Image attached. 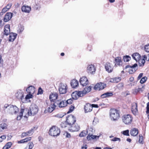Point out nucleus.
<instances>
[{
  "instance_id": "obj_42",
  "label": "nucleus",
  "mask_w": 149,
  "mask_h": 149,
  "mask_svg": "<svg viewBox=\"0 0 149 149\" xmlns=\"http://www.w3.org/2000/svg\"><path fill=\"white\" fill-rule=\"evenodd\" d=\"M61 125L62 128H65L67 127L68 128V124L67 123V121L62 122L61 123Z\"/></svg>"
},
{
  "instance_id": "obj_1",
  "label": "nucleus",
  "mask_w": 149,
  "mask_h": 149,
  "mask_svg": "<svg viewBox=\"0 0 149 149\" xmlns=\"http://www.w3.org/2000/svg\"><path fill=\"white\" fill-rule=\"evenodd\" d=\"M59 129L55 126H52L49 130V134L53 136H58L60 134Z\"/></svg>"
},
{
  "instance_id": "obj_29",
  "label": "nucleus",
  "mask_w": 149,
  "mask_h": 149,
  "mask_svg": "<svg viewBox=\"0 0 149 149\" xmlns=\"http://www.w3.org/2000/svg\"><path fill=\"white\" fill-rule=\"evenodd\" d=\"M78 85V81L75 80H72L71 82V85L73 88H75Z\"/></svg>"
},
{
  "instance_id": "obj_21",
  "label": "nucleus",
  "mask_w": 149,
  "mask_h": 149,
  "mask_svg": "<svg viewBox=\"0 0 149 149\" xmlns=\"http://www.w3.org/2000/svg\"><path fill=\"white\" fill-rule=\"evenodd\" d=\"M115 61L116 62L115 65H117L118 66L121 65L122 64V63L121 60V58L120 57H118L115 58Z\"/></svg>"
},
{
  "instance_id": "obj_36",
  "label": "nucleus",
  "mask_w": 149,
  "mask_h": 149,
  "mask_svg": "<svg viewBox=\"0 0 149 149\" xmlns=\"http://www.w3.org/2000/svg\"><path fill=\"white\" fill-rule=\"evenodd\" d=\"M91 87L90 86H89L86 87L85 88H84V91L85 94L90 92L91 90Z\"/></svg>"
},
{
  "instance_id": "obj_18",
  "label": "nucleus",
  "mask_w": 149,
  "mask_h": 149,
  "mask_svg": "<svg viewBox=\"0 0 149 149\" xmlns=\"http://www.w3.org/2000/svg\"><path fill=\"white\" fill-rule=\"evenodd\" d=\"M30 112H38V107L35 104H32L30 107Z\"/></svg>"
},
{
  "instance_id": "obj_55",
  "label": "nucleus",
  "mask_w": 149,
  "mask_h": 149,
  "mask_svg": "<svg viewBox=\"0 0 149 149\" xmlns=\"http://www.w3.org/2000/svg\"><path fill=\"white\" fill-rule=\"evenodd\" d=\"M43 93V90L42 89L41 87H40L38 88V94H42Z\"/></svg>"
},
{
  "instance_id": "obj_48",
  "label": "nucleus",
  "mask_w": 149,
  "mask_h": 149,
  "mask_svg": "<svg viewBox=\"0 0 149 149\" xmlns=\"http://www.w3.org/2000/svg\"><path fill=\"white\" fill-rule=\"evenodd\" d=\"M23 112H20L19 115L18 116L17 118V120H20L23 116Z\"/></svg>"
},
{
  "instance_id": "obj_56",
  "label": "nucleus",
  "mask_w": 149,
  "mask_h": 149,
  "mask_svg": "<svg viewBox=\"0 0 149 149\" xmlns=\"http://www.w3.org/2000/svg\"><path fill=\"white\" fill-rule=\"evenodd\" d=\"M6 136L3 135L0 137V142H1L3 141L6 138Z\"/></svg>"
},
{
  "instance_id": "obj_50",
  "label": "nucleus",
  "mask_w": 149,
  "mask_h": 149,
  "mask_svg": "<svg viewBox=\"0 0 149 149\" xmlns=\"http://www.w3.org/2000/svg\"><path fill=\"white\" fill-rule=\"evenodd\" d=\"M144 50L146 52H149V44L145 45Z\"/></svg>"
},
{
  "instance_id": "obj_11",
  "label": "nucleus",
  "mask_w": 149,
  "mask_h": 149,
  "mask_svg": "<svg viewBox=\"0 0 149 149\" xmlns=\"http://www.w3.org/2000/svg\"><path fill=\"white\" fill-rule=\"evenodd\" d=\"M87 70L88 73L93 74L95 72V68L94 65L91 64L88 66Z\"/></svg>"
},
{
  "instance_id": "obj_19",
  "label": "nucleus",
  "mask_w": 149,
  "mask_h": 149,
  "mask_svg": "<svg viewBox=\"0 0 149 149\" xmlns=\"http://www.w3.org/2000/svg\"><path fill=\"white\" fill-rule=\"evenodd\" d=\"M22 10L23 12L29 13L31 10V7L27 6H24L22 7Z\"/></svg>"
},
{
  "instance_id": "obj_40",
  "label": "nucleus",
  "mask_w": 149,
  "mask_h": 149,
  "mask_svg": "<svg viewBox=\"0 0 149 149\" xmlns=\"http://www.w3.org/2000/svg\"><path fill=\"white\" fill-rule=\"evenodd\" d=\"M36 114V112H26V115L24 117L25 118H27L29 116H33Z\"/></svg>"
},
{
  "instance_id": "obj_8",
  "label": "nucleus",
  "mask_w": 149,
  "mask_h": 149,
  "mask_svg": "<svg viewBox=\"0 0 149 149\" xmlns=\"http://www.w3.org/2000/svg\"><path fill=\"white\" fill-rule=\"evenodd\" d=\"M79 82L82 86H86L88 83L87 78L85 77H83L79 80Z\"/></svg>"
},
{
  "instance_id": "obj_4",
  "label": "nucleus",
  "mask_w": 149,
  "mask_h": 149,
  "mask_svg": "<svg viewBox=\"0 0 149 149\" xmlns=\"http://www.w3.org/2000/svg\"><path fill=\"white\" fill-rule=\"evenodd\" d=\"M137 64L136 63H135L132 66L130 65L126 66L125 68V69H126L128 68H130L129 70V73L130 74H132L134 73L136 70H137Z\"/></svg>"
},
{
  "instance_id": "obj_54",
  "label": "nucleus",
  "mask_w": 149,
  "mask_h": 149,
  "mask_svg": "<svg viewBox=\"0 0 149 149\" xmlns=\"http://www.w3.org/2000/svg\"><path fill=\"white\" fill-rule=\"evenodd\" d=\"M111 141H118L120 142V138H118L114 137L113 139H111Z\"/></svg>"
},
{
  "instance_id": "obj_62",
  "label": "nucleus",
  "mask_w": 149,
  "mask_h": 149,
  "mask_svg": "<svg viewBox=\"0 0 149 149\" xmlns=\"http://www.w3.org/2000/svg\"><path fill=\"white\" fill-rule=\"evenodd\" d=\"M28 136V134H27L26 132H23L22 133L21 137L22 138H23L25 136Z\"/></svg>"
},
{
  "instance_id": "obj_2",
  "label": "nucleus",
  "mask_w": 149,
  "mask_h": 149,
  "mask_svg": "<svg viewBox=\"0 0 149 149\" xmlns=\"http://www.w3.org/2000/svg\"><path fill=\"white\" fill-rule=\"evenodd\" d=\"M122 118L123 122L126 125L131 124L133 120L132 116L129 114L123 115Z\"/></svg>"
},
{
  "instance_id": "obj_30",
  "label": "nucleus",
  "mask_w": 149,
  "mask_h": 149,
  "mask_svg": "<svg viewBox=\"0 0 149 149\" xmlns=\"http://www.w3.org/2000/svg\"><path fill=\"white\" fill-rule=\"evenodd\" d=\"M56 106L55 103H54L52 105L50 106L47 109L48 112H52L55 109Z\"/></svg>"
},
{
  "instance_id": "obj_15",
  "label": "nucleus",
  "mask_w": 149,
  "mask_h": 149,
  "mask_svg": "<svg viewBox=\"0 0 149 149\" xmlns=\"http://www.w3.org/2000/svg\"><path fill=\"white\" fill-rule=\"evenodd\" d=\"M84 109L85 112H91L92 110V107L90 104L88 103L85 105Z\"/></svg>"
},
{
  "instance_id": "obj_60",
  "label": "nucleus",
  "mask_w": 149,
  "mask_h": 149,
  "mask_svg": "<svg viewBox=\"0 0 149 149\" xmlns=\"http://www.w3.org/2000/svg\"><path fill=\"white\" fill-rule=\"evenodd\" d=\"M74 106H71L70 107L69 110L68 112H72L74 111Z\"/></svg>"
},
{
  "instance_id": "obj_38",
  "label": "nucleus",
  "mask_w": 149,
  "mask_h": 149,
  "mask_svg": "<svg viewBox=\"0 0 149 149\" xmlns=\"http://www.w3.org/2000/svg\"><path fill=\"white\" fill-rule=\"evenodd\" d=\"M139 65L140 66H143L145 63V60L144 59H140L138 60Z\"/></svg>"
},
{
  "instance_id": "obj_63",
  "label": "nucleus",
  "mask_w": 149,
  "mask_h": 149,
  "mask_svg": "<svg viewBox=\"0 0 149 149\" xmlns=\"http://www.w3.org/2000/svg\"><path fill=\"white\" fill-rule=\"evenodd\" d=\"M124 84L123 83H119L118 85V87L119 88H121L123 87Z\"/></svg>"
},
{
  "instance_id": "obj_28",
  "label": "nucleus",
  "mask_w": 149,
  "mask_h": 149,
  "mask_svg": "<svg viewBox=\"0 0 149 149\" xmlns=\"http://www.w3.org/2000/svg\"><path fill=\"white\" fill-rule=\"evenodd\" d=\"M10 112H19V109L16 106L11 105Z\"/></svg>"
},
{
  "instance_id": "obj_59",
  "label": "nucleus",
  "mask_w": 149,
  "mask_h": 149,
  "mask_svg": "<svg viewBox=\"0 0 149 149\" xmlns=\"http://www.w3.org/2000/svg\"><path fill=\"white\" fill-rule=\"evenodd\" d=\"M8 10L6 8V7L3 8L2 10V12L0 13V14L1 13H2V14H3V13H4L5 12H6Z\"/></svg>"
},
{
  "instance_id": "obj_3",
  "label": "nucleus",
  "mask_w": 149,
  "mask_h": 149,
  "mask_svg": "<svg viewBox=\"0 0 149 149\" xmlns=\"http://www.w3.org/2000/svg\"><path fill=\"white\" fill-rule=\"evenodd\" d=\"M66 120L68 126H70L76 122V119L74 116L70 114L66 117Z\"/></svg>"
},
{
  "instance_id": "obj_13",
  "label": "nucleus",
  "mask_w": 149,
  "mask_h": 149,
  "mask_svg": "<svg viewBox=\"0 0 149 149\" xmlns=\"http://www.w3.org/2000/svg\"><path fill=\"white\" fill-rule=\"evenodd\" d=\"M56 104L58 105L60 107H65L67 105V103L65 101H56L55 102Z\"/></svg>"
},
{
  "instance_id": "obj_7",
  "label": "nucleus",
  "mask_w": 149,
  "mask_h": 149,
  "mask_svg": "<svg viewBox=\"0 0 149 149\" xmlns=\"http://www.w3.org/2000/svg\"><path fill=\"white\" fill-rule=\"evenodd\" d=\"M66 85V84H61L60 85L59 91L60 94H63L66 93L67 92Z\"/></svg>"
},
{
  "instance_id": "obj_35",
  "label": "nucleus",
  "mask_w": 149,
  "mask_h": 149,
  "mask_svg": "<svg viewBox=\"0 0 149 149\" xmlns=\"http://www.w3.org/2000/svg\"><path fill=\"white\" fill-rule=\"evenodd\" d=\"M72 97L74 100H76L78 99L79 97L77 91L72 93Z\"/></svg>"
},
{
  "instance_id": "obj_27",
  "label": "nucleus",
  "mask_w": 149,
  "mask_h": 149,
  "mask_svg": "<svg viewBox=\"0 0 149 149\" xmlns=\"http://www.w3.org/2000/svg\"><path fill=\"white\" fill-rule=\"evenodd\" d=\"M11 104H5L3 107V111H5L10 112Z\"/></svg>"
},
{
  "instance_id": "obj_22",
  "label": "nucleus",
  "mask_w": 149,
  "mask_h": 149,
  "mask_svg": "<svg viewBox=\"0 0 149 149\" xmlns=\"http://www.w3.org/2000/svg\"><path fill=\"white\" fill-rule=\"evenodd\" d=\"M26 91L28 93L33 94L35 92V88L32 86H30L26 89Z\"/></svg>"
},
{
  "instance_id": "obj_23",
  "label": "nucleus",
  "mask_w": 149,
  "mask_h": 149,
  "mask_svg": "<svg viewBox=\"0 0 149 149\" xmlns=\"http://www.w3.org/2000/svg\"><path fill=\"white\" fill-rule=\"evenodd\" d=\"M132 56L133 58L136 60V61H137L139 60L141 58L140 55L137 53L133 54L132 55Z\"/></svg>"
},
{
  "instance_id": "obj_37",
  "label": "nucleus",
  "mask_w": 149,
  "mask_h": 149,
  "mask_svg": "<svg viewBox=\"0 0 149 149\" xmlns=\"http://www.w3.org/2000/svg\"><path fill=\"white\" fill-rule=\"evenodd\" d=\"M88 132L84 130L80 133L79 136L80 137H83L85 136L87 134Z\"/></svg>"
},
{
  "instance_id": "obj_16",
  "label": "nucleus",
  "mask_w": 149,
  "mask_h": 149,
  "mask_svg": "<svg viewBox=\"0 0 149 149\" xmlns=\"http://www.w3.org/2000/svg\"><path fill=\"white\" fill-rule=\"evenodd\" d=\"M144 88V86L141 84L139 85L138 88L135 90L134 93L135 94L139 92H142L143 91Z\"/></svg>"
},
{
  "instance_id": "obj_33",
  "label": "nucleus",
  "mask_w": 149,
  "mask_h": 149,
  "mask_svg": "<svg viewBox=\"0 0 149 149\" xmlns=\"http://www.w3.org/2000/svg\"><path fill=\"white\" fill-rule=\"evenodd\" d=\"M31 139V137H29L26 138L25 139H22L18 142L19 143H23L26 142H27L28 141H30Z\"/></svg>"
},
{
  "instance_id": "obj_12",
  "label": "nucleus",
  "mask_w": 149,
  "mask_h": 149,
  "mask_svg": "<svg viewBox=\"0 0 149 149\" xmlns=\"http://www.w3.org/2000/svg\"><path fill=\"white\" fill-rule=\"evenodd\" d=\"M58 97V94L56 93H52L49 95V99L51 101L55 103Z\"/></svg>"
},
{
  "instance_id": "obj_44",
  "label": "nucleus",
  "mask_w": 149,
  "mask_h": 149,
  "mask_svg": "<svg viewBox=\"0 0 149 149\" xmlns=\"http://www.w3.org/2000/svg\"><path fill=\"white\" fill-rule=\"evenodd\" d=\"M131 59V58L130 56H124L123 60L125 62H128Z\"/></svg>"
},
{
  "instance_id": "obj_32",
  "label": "nucleus",
  "mask_w": 149,
  "mask_h": 149,
  "mask_svg": "<svg viewBox=\"0 0 149 149\" xmlns=\"http://www.w3.org/2000/svg\"><path fill=\"white\" fill-rule=\"evenodd\" d=\"M97 138V139H98L99 138V136H97L95 135H94L93 134H91V135H88L87 137V139L88 140H91L92 139H96Z\"/></svg>"
},
{
  "instance_id": "obj_52",
  "label": "nucleus",
  "mask_w": 149,
  "mask_h": 149,
  "mask_svg": "<svg viewBox=\"0 0 149 149\" xmlns=\"http://www.w3.org/2000/svg\"><path fill=\"white\" fill-rule=\"evenodd\" d=\"M32 94H30L29 93V94L27 95L26 97H25V99L26 100H27L28 99H29L30 98H31L33 95H32Z\"/></svg>"
},
{
  "instance_id": "obj_9",
  "label": "nucleus",
  "mask_w": 149,
  "mask_h": 149,
  "mask_svg": "<svg viewBox=\"0 0 149 149\" xmlns=\"http://www.w3.org/2000/svg\"><path fill=\"white\" fill-rule=\"evenodd\" d=\"M105 68L106 71L110 73L113 71V67L110 63L107 62L105 65Z\"/></svg>"
},
{
  "instance_id": "obj_5",
  "label": "nucleus",
  "mask_w": 149,
  "mask_h": 149,
  "mask_svg": "<svg viewBox=\"0 0 149 149\" xmlns=\"http://www.w3.org/2000/svg\"><path fill=\"white\" fill-rule=\"evenodd\" d=\"M110 115L111 119L112 121L117 120L120 117L119 112H111Z\"/></svg>"
},
{
  "instance_id": "obj_6",
  "label": "nucleus",
  "mask_w": 149,
  "mask_h": 149,
  "mask_svg": "<svg viewBox=\"0 0 149 149\" xmlns=\"http://www.w3.org/2000/svg\"><path fill=\"white\" fill-rule=\"evenodd\" d=\"M80 129V126L77 124L74 123L70 126H68V130L72 132L78 131Z\"/></svg>"
},
{
  "instance_id": "obj_47",
  "label": "nucleus",
  "mask_w": 149,
  "mask_h": 149,
  "mask_svg": "<svg viewBox=\"0 0 149 149\" xmlns=\"http://www.w3.org/2000/svg\"><path fill=\"white\" fill-rule=\"evenodd\" d=\"M139 142L140 143L142 144L143 143V137L141 135H139Z\"/></svg>"
},
{
  "instance_id": "obj_10",
  "label": "nucleus",
  "mask_w": 149,
  "mask_h": 149,
  "mask_svg": "<svg viewBox=\"0 0 149 149\" xmlns=\"http://www.w3.org/2000/svg\"><path fill=\"white\" fill-rule=\"evenodd\" d=\"M106 84L104 83H98L95 85L94 89L95 90H100L103 89L106 86Z\"/></svg>"
},
{
  "instance_id": "obj_24",
  "label": "nucleus",
  "mask_w": 149,
  "mask_h": 149,
  "mask_svg": "<svg viewBox=\"0 0 149 149\" xmlns=\"http://www.w3.org/2000/svg\"><path fill=\"white\" fill-rule=\"evenodd\" d=\"M113 95V94L112 92H107L102 95L101 97L102 98H104L106 97L112 96Z\"/></svg>"
},
{
  "instance_id": "obj_34",
  "label": "nucleus",
  "mask_w": 149,
  "mask_h": 149,
  "mask_svg": "<svg viewBox=\"0 0 149 149\" xmlns=\"http://www.w3.org/2000/svg\"><path fill=\"white\" fill-rule=\"evenodd\" d=\"M121 79V78L120 77H116L111 79L110 81L111 82L117 83L119 82L120 81Z\"/></svg>"
},
{
  "instance_id": "obj_41",
  "label": "nucleus",
  "mask_w": 149,
  "mask_h": 149,
  "mask_svg": "<svg viewBox=\"0 0 149 149\" xmlns=\"http://www.w3.org/2000/svg\"><path fill=\"white\" fill-rule=\"evenodd\" d=\"M77 93L78 97H82L86 94L83 91H77Z\"/></svg>"
},
{
  "instance_id": "obj_46",
  "label": "nucleus",
  "mask_w": 149,
  "mask_h": 149,
  "mask_svg": "<svg viewBox=\"0 0 149 149\" xmlns=\"http://www.w3.org/2000/svg\"><path fill=\"white\" fill-rule=\"evenodd\" d=\"M24 29V26H20L19 27V29L17 30L18 32L19 33H21L23 31Z\"/></svg>"
},
{
  "instance_id": "obj_57",
  "label": "nucleus",
  "mask_w": 149,
  "mask_h": 149,
  "mask_svg": "<svg viewBox=\"0 0 149 149\" xmlns=\"http://www.w3.org/2000/svg\"><path fill=\"white\" fill-rule=\"evenodd\" d=\"M129 131L128 130L124 131L123 132V134L125 135L129 136Z\"/></svg>"
},
{
  "instance_id": "obj_17",
  "label": "nucleus",
  "mask_w": 149,
  "mask_h": 149,
  "mask_svg": "<svg viewBox=\"0 0 149 149\" xmlns=\"http://www.w3.org/2000/svg\"><path fill=\"white\" fill-rule=\"evenodd\" d=\"M10 33V26L8 24L5 26L4 29V33L7 36Z\"/></svg>"
},
{
  "instance_id": "obj_31",
  "label": "nucleus",
  "mask_w": 149,
  "mask_h": 149,
  "mask_svg": "<svg viewBox=\"0 0 149 149\" xmlns=\"http://www.w3.org/2000/svg\"><path fill=\"white\" fill-rule=\"evenodd\" d=\"M131 111L132 112H137L138 111L137 104L136 103L132 104L131 108Z\"/></svg>"
},
{
  "instance_id": "obj_53",
  "label": "nucleus",
  "mask_w": 149,
  "mask_h": 149,
  "mask_svg": "<svg viewBox=\"0 0 149 149\" xmlns=\"http://www.w3.org/2000/svg\"><path fill=\"white\" fill-rule=\"evenodd\" d=\"M26 133L28 134V136H31L33 134V129H31L30 130L26 132Z\"/></svg>"
},
{
  "instance_id": "obj_51",
  "label": "nucleus",
  "mask_w": 149,
  "mask_h": 149,
  "mask_svg": "<svg viewBox=\"0 0 149 149\" xmlns=\"http://www.w3.org/2000/svg\"><path fill=\"white\" fill-rule=\"evenodd\" d=\"M28 145L29 146L28 149H32L34 146L32 142H29L28 143Z\"/></svg>"
},
{
  "instance_id": "obj_61",
  "label": "nucleus",
  "mask_w": 149,
  "mask_h": 149,
  "mask_svg": "<svg viewBox=\"0 0 149 149\" xmlns=\"http://www.w3.org/2000/svg\"><path fill=\"white\" fill-rule=\"evenodd\" d=\"M12 6V4L11 3H9L7 4V5L5 7L7 8L9 10L11 6Z\"/></svg>"
},
{
  "instance_id": "obj_26",
  "label": "nucleus",
  "mask_w": 149,
  "mask_h": 149,
  "mask_svg": "<svg viewBox=\"0 0 149 149\" xmlns=\"http://www.w3.org/2000/svg\"><path fill=\"white\" fill-rule=\"evenodd\" d=\"M15 96L18 99L22 100L24 97V94L23 92H18L15 94Z\"/></svg>"
},
{
  "instance_id": "obj_49",
  "label": "nucleus",
  "mask_w": 149,
  "mask_h": 149,
  "mask_svg": "<svg viewBox=\"0 0 149 149\" xmlns=\"http://www.w3.org/2000/svg\"><path fill=\"white\" fill-rule=\"evenodd\" d=\"M1 127L3 130L7 128V125L6 123H3L0 125Z\"/></svg>"
},
{
  "instance_id": "obj_64",
  "label": "nucleus",
  "mask_w": 149,
  "mask_h": 149,
  "mask_svg": "<svg viewBox=\"0 0 149 149\" xmlns=\"http://www.w3.org/2000/svg\"><path fill=\"white\" fill-rule=\"evenodd\" d=\"M87 147V146L86 144H83L81 147V149H86Z\"/></svg>"
},
{
  "instance_id": "obj_43",
  "label": "nucleus",
  "mask_w": 149,
  "mask_h": 149,
  "mask_svg": "<svg viewBox=\"0 0 149 149\" xmlns=\"http://www.w3.org/2000/svg\"><path fill=\"white\" fill-rule=\"evenodd\" d=\"M65 114H66L64 113L60 112L55 115V116L58 118H61Z\"/></svg>"
},
{
  "instance_id": "obj_20",
  "label": "nucleus",
  "mask_w": 149,
  "mask_h": 149,
  "mask_svg": "<svg viewBox=\"0 0 149 149\" xmlns=\"http://www.w3.org/2000/svg\"><path fill=\"white\" fill-rule=\"evenodd\" d=\"M17 34L14 33H11L10 34L9 40L10 42L13 41L16 38Z\"/></svg>"
},
{
  "instance_id": "obj_58",
  "label": "nucleus",
  "mask_w": 149,
  "mask_h": 149,
  "mask_svg": "<svg viewBox=\"0 0 149 149\" xmlns=\"http://www.w3.org/2000/svg\"><path fill=\"white\" fill-rule=\"evenodd\" d=\"M66 102L67 104H70L72 103L73 102V100L71 99H70L67 100L66 101Z\"/></svg>"
},
{
  "instance_id": "obj_39",
  "label": "nucleus",
  "mask_w": 149,
  "mask_h": 149,
  "mask_svg": "<svg viewBox=\"0 0 149 149\" xmlns=\"http://www.w3.org/2000/svg\"><path fill=\"white\" fill-rule=\"evenodd\" d=\"M12 144L11 142H9L6 143V145L3 147L2 149H8L10 148Z\"/></svg>"
},
{
  "instance_id": "obj_14",
  "label": "nucleus",
  "mask_w": 149,
  "mask_h": 149,
  "mask_svg": "<svg viewBox=\"0 0 149 149\" xmlns=\"http://www.w3.org/2000/svg\"><path fill=\"white\" fill-rule=\"evenodd\" d=\"M12 16L13 13H7L4 18V21L5 22L8 21L12 18Z\"/></svg>"
},
{
  "instance_id": "obj_45",
  "label": "nucleus",
  "mask_w": 149,
  "mask_h": 149,
  "mask_svg": "<svg viewBox=\"0 0 149 149\" xmlns=\"http://www.w3.org/2000/svg\"><path fill=\"white\" fill-rule=\"evenodd\" d=\"M147 78L146 77H144L141 78L140 81L141 84H142L145 82L147 80Z\"/></svg>"
},
{
  "instance_id": "obj_25",
  "label": "nucleus",
  "mask_w": 149,
  "mask_h": 149,
  "mask_svg": "<svg viewBox=\"0 0 149 149\" xmlns=\"http://www.w3.org/2000/svg\"><path fill=\"white\" fill-rule=\"evenodd\" d=\"M138 134V131L137 129L134 128L130 132V134L132 136H135Z\"/></svg>"
}]
</instances>
